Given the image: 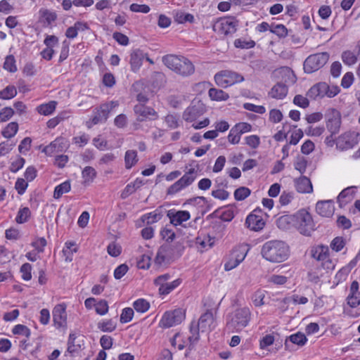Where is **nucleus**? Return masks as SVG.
Masks as SVG:
<instances>
[{
    "label": "nucleus",
    "instance_id": "obj_1",
    "mask_svg": "<svg viewBox=\"0 0 360 360\" xmlns=\"http://www.w3.org/2000/svg\"><path fill=\"white\" fill-rule=\"evenodd\" d=\"M261 254L267 261L273 263H280L288 258L290 250L285 242L273 240L266 242L262 245Z\"/></svg>",
    "mask_w": 360,
    "mask_h": 360
},
{
    "label": "nucleus",
    "instance_id": "obj_2",
    "mask_svg": "<svg viewBox=\"0 0 360 360\" xmlns=\"http://www.w3.org/2000/svg\"><path fill=\"white\" fill-rule=\"evenodd\" d=\"M162 60L167 68L182 77H188L195 72L193 63L184 56L167 54Z\"/></svg>",
    "mask_w": 360,
    "mask_h": 360
},
{
    "label": "nucleus",
    "instance_id": "obj_3",
    "mask_svg": "<svg viewBox=\"0 0 360 360\" xmlns=\"http://www.w3.org/2000/svg\"><path fill=\"white\" fill-rule=\"evenodd\" d=\"M200 172V166L196 160H191L185 167V173L167 190V194L174 195L186 187L191 186L197 179Z\"/></svg>",
    "mask_w": 360,
    "mask_h": 360
},
{
    "label": "nucleus",
    "instance_id": "obj_4",
    "mask_svg": "<svg viewBox=\"0 0 360 360\" xmlns=\"http://www.w3.org/2000/svg\"><path fill=\"white\" fill-rule=\"evenodd\" d=\"M252 311L248 307L237 308L226 319V328L231 333H238L247 327L252 319Z\"/></svg>",
    "mask_w": 360,
    "mask_h": 360
},
{
    "label": "nucleus",
    "instance_id": "obj_5",
    "mask_svg": "<svg viewBox=\"0 0 360 360\" xmlns=\"http://www.w3.org/2000/svg\"><path fill=\"white\" fill-rule=\"evenodd\" d=\"M118 105V102L115 101L101 104L98 108L94 110L91 118L86 123V127L91 128L98 123L105 122L110 111Z\"/></svg>",
    "mask_w": 360,
    "mask_h": 360
},
{
    "label": "nucleus",
    "instance_id": "obj_6",
    "mask_svg": "<svg viewBox=\"0 0 360 360\" xmlns=\"http://www.w3.org/2000/svg\"><path fill=\"white\" fill-rule=\"evenodd\" d=\"M330 54L321 52L309 55L304 61L303 69L305 73L311 74L322 68L328 61Z\"/></svg>",
    "mask_w": 360,
    "mask_h": 360
},
{
    "label": "nucleus",
    "instance_id": "obj_7",
    "mask_svg": "<svg viewBox=\"0 0 360 360\" xmlns=\"http://www.w3.org/2000/svg\"><path fill=\"white\" fill-rule=\"evenodd\" d=\"M293 225L300 233L306 236L310 235L315 226L311 214L305 210H301L294 214Z\"/></svg>",
    "mask_w": 360,
    "mask_h": 360
},
{
    "label": "nucleus",
    "instance_id": "obj_8",
    "mask_svg": "<svg viewBox=\"0 0 360 360\" xmlns=\"http://www.w3.org/2000/svg\"><path fill=\"white\" fill-rule=\"evenodd\" d=\"M360 140V134L355 131H347L336 139V148L340 151H345L356 146Z\"/></svg>",
    "mask_w": 360,
    "mask_h": 360
},
{
    "label": "nucleus",
    "instance_id": "obj_9",
    "mask_svg": "<svg viewBox=\"0 0 360 360\" xmlns=\"http://www.w3.org/2000/svg\"><path fill=\"white\" fill-rule=\"evenodd\" d=\"M243 80L244 77L241 75L229 70H221L214 75L217 85L222 88L242 82Z\"/></svg>",
    "mask_w": 360,
    "mask_h": 360
},
{
    "label": "nucleus",
    "instance_id": "obj_10",
    "mask_svg": "<svg viewBox=\"0 0 360 360\" xmlns=\"http://www.w3.org/2000/svg\"><path fill=\"white\" fill-rule=\"evenodd\" d=\"M185 319V312L182 309L178 308L165 312L159 322V326L162 328H169L182 322Z\"/></svg>",
    "mask_w": 360,
    "mask_h": 360
},
{
    "label": "nucleus",
    "instance_id": "obj_11",
    "mask_svg": "<svg viewBox=\"0 0 360 360\" xmlns=\"http://www.w3.org/2000/svg\"><path fill=\"white\" fill-rule=\"evenodd\" d=\"M238 21L232 17L217 20L213 25V30L219 35L227 36L236 32Z\"/></svg>",
    "mask_w": 360,
    "mask_h": 360
},
{
    "label": "nucleus",
    "instance_id": "obj_12",
    "mask_svg": "<svg viewBox=\"0 0 360 360\" xmlns=\"http://www.w3.org/2000/svg\"><path fill=\"white\" fill-rule=\"evenodd\" d=\"M326 128L328 131L335 135L339 133L342 124V115L339 110L329 108L326 113Z\"/></svg>",
    "mask_w": 360,
    "mask_h": 360
},
{
    "label": "nucleus",
    "instance_id": "obj_13",
    "mask_svg": "<svg viewBox=\"0 0 360 360\" xmlns=\"http://www.w3.org/2000/svg\"><path fill=\"white\" fill-rule=\"evenodd\" d=\"M311 255L315 259L322 262L323 268L328 270L334 269L335 265L329 258L328 248L327 246H316L311 250Z\"/></svg>",
    "mask_w": 360,
    "mask_h": 360
},
{
    "label": "nucleus",
    "instance_id": "obj_14",
    "mask_svg": "<svg viewBox=\"0 0 360 360\" xmlns=\"http://www.w3.org/2000/svg\"><path fill=\"white\" fill-rule=\"evenodd\" d=\"M68 140L62 136L57 137L54 141L45 146L42 150L46 155L51 156L55 153L63 152L68 148Z\"/></svg>",
    "mask_w": 360,
    "mask_h": 360
},
{
    "label": "nucleus",
    "instance_id": "obj_15",
    "mask_svg": "<svg viewBox=\"0 0 360 360\" xmlns=\"http://www.w3.org/2000/svg\"><path fill=\"white\" fill-rule=\"evenodd\" d=\"M58 38L55 35L47 34L45 36L44 44L46 46V48L40 53L43 59L49 61L53 58L55 54L54 47L58 46Z\"/></svg>",
    "mask_w": 360,
    "mask_h": 360
},
{
    "label": "nucleus",
    "instance_id": "obj_16",
    "mask_svg": "<svg viewBox=\"0 0 360 360\" xmlns=\"http://www.w3.org/2000/svg\"><path fill=\"white\" fill-rule=\"evenodd\" d=\"M134 110L138 117L137 120L140 122L146 120H155L159 117L158 112L153 108L141 103L136 105Z\"/></svg>",
    "mask_w": 360,
    "mask_h": 360
},
{
    "label": "nucleus",
    "instance_id": "obj_17",
    "mask_svg": "<svg viewBox=\"0 0 360 360\" xmlns=\"http://www.w3.org/2000/svg\"><path fill=\"white\" fill-rule=\"evenodd\" d=\"M174 250L172 245L164 244L158 250L155 262L159 265L169 262L174 257Z\"/></svg>",
    "mask_w": 360,
    "mask_h": 360
},
{
    "label": "nucleus",
    "instance_id": "obj_18",
    "mask_svg": "<svg viewBox=\"0 0 360 360\" xmlns=\"http://www.w3.org/2000/svg\"><path fill=\"white\" fill-rule=\"evenodd\" d=\"M53 320L56 328L65 326L67 322L66 304L61 303L56 304L53 309Z\"/></svg>",
    "mask_w": 360,
    "mask_h": 360
},
{
    "label": "nucleus",
    "instance_id": "obj_19",
    "mask_svg": "<svg viewBox=\"0 0 360 360\" xmlns=\"http://www.w3.org/2000/svg\"><path fill=\"white\" fill-rule=\"evenodd\" d=\"M68 347L65 354L68 353L71 356L79 353L84 345V340L79 338V335L75 333H70L68 340Z\"/></svg>",
    "mask_w": 360,
    "mask_h": 360
},
{
    "label": "nucleus",
    "instance_id": "obj_20",
    "mask_svg": "<svg viewBox=\"0 0 360 360\" xmlns=\"http://www.w3.org/2000/svg\"><path fill=\"white\" fill-rule=\"evenodd\" d=\"M346 300L347 304L352 308H356L360 304L359 284L356 281L351 283Z\"/></svg>",
    "mask_w": 360,
    "mask_h": 360
},
{
    "label": "nucleus",
    "instance_id": "obj_21",
    "mask_svg": "<svg viewBox=\"0 0 360 360\" xmlns=\"http://www.w3.org/2000/svg\"><path fill=\"white\" fill-rule=\"evenodd\" d=\"M256 212L250 213L245 219V225L247 228L254 231H261L264 225L265 221L261 215L257 214Z\"/></svg>",
    "mask_w": 360,
    "mask_h": 360
},
{
    "label": "nucleus",
    "instance_id": "obj_22",
    "mask_svg": "<svg viewBox=\"0 0 360 360\" xmlns=\"http://www.w3.org/2000/svg\"><path fill=\"white\" fill-rule=\"evenodd\" d=\"M198 326V330H201L202 332L210 331L214 329L216 325L212 313L207 311L203 314L199 319Z\"/></svg>",
    "mask_w": 360,
    "mask_h": 360
},
{
    "label": "nucleus",
    "instance_id": "obj_23",
    "mask_svg": "<svg viewBox=\"0 0 360 360\" xmlns=\"http://www.w3.org/2000/svg\"><path fill=\"white\" fill-rule=\"evenodd\" d=\"M316 210L317 213L325 217L333 216L335 207L332 200L319 201L316 205Z\"/></svg>",
    "mask_w": 360,
    "mask_h": 360
},
{
    "label": "nucleus",
    "instance_id": "obj_24",
    "mask_svg": "<svg viewBox=\"0 0 360 360\" xmlns=\"http://www.w3.org/2000/svg\"><path fill=\"white\" fill-rule=\"evenodd\" d=\"M296 191L300 193H311L313 192L312 184L309 178L301 176L294 180Z\"/></svg>",
    "mask_w": 360,
    "mask_h": 360
},
{
    "label": "nucleus",
    "instance_id": "obj_25",
    "mask_svg": "<svg viewBox=\"0 0 360 360\" xmlns=\"http://www.w3.org/2000/svg\"><path fill=\"white\" fill-rule=\"evenodd\" d=\"M167 216L170 219V222L174 226L181 225L183 222L190 219V213L186 210L169 211Z\"/></svg>",
    "mask_w": 360,
    "mask_h": 360
},
{
    "label": "nucleus",
    "instance_id": "obj_26",
    "mask_svg": "<svg viewBox=\"0 0 360 360\" xmlns=\"http://www.w3.org/2000/svg\"><path fill=\"white\" fill-rule=\"evenodd\" d=\"M145 58L144 53L140 49L134 50L130 55L129 63L131 70L136 72L142 65L143 60Z\"/></svg>",
    "mask_w": 360,
    "mask_h": 360
},
{
    "label": "nucleus",
    "instance_id": "obj_27",
    "mask_svg": "<svg viewBox=\"0 0 360 360\" xmlns=\"http://www.w3.org/2000/svg\"><path fill=\"white\" fill-rule=\"evenodd\" d=\"M326 88H328V84L326 82L317 83L309 89L307 96L312 99L323 98L326 96Z\"/></svg>",
    "mask_w": 360,
    "mask_h": 360
},
{
    "label": "nucleus",
    "instance_id": "obj_28",
    "mask_svg": "<svg viewBox=\"0 0 360 360\" xmlns=\"http://www.w3.org/2000/svg\"><path fill=\"white\" fill-rule=\"evenodd\" d=\"M39 14V22L46 27L51 25L57 19V15L54 11L46 8L40 9Z\"/></svg>",
    "mask_w": 360,
    "mask_h": 360
},
{
    "label": "nucleus",
    "instance_id": "obj_29",
    "mask_svg": "<svg viewBox=\"0 0 360 360\" xmlns=\"http://www.w3.org/2000/svg\"><path fill=\"white\" fill-rule=\"evenodd\" d=\"M355 187H347L342 190L338 196V202L340 207H344L353 200Z\"/></svg>",
    "mask_w": 360,
    "mask_h": 360
},
{
    "label": "nucleus",
    "instance_id": "obj_30",
    "mask_svg": "<svg viewBox=\"0 0 360 360\" xmlns=\"http://www.w3.org/2000/svg\"><path fill=\"white\" fill-rule=\"evenodd\" d=\"M202 111L195 105H190L183 113V119L187 122L195 121L201 115Z\"/></svg>",
    "mask_w": 360,
    "mask_h": 360
},
{
    "label": "nucleus",
    "instance_id": "obj_31",
    "mask_svg": "<svg viewBox=\"0 0 360 360\" xmlns=\"http://www.w3.org/2000/svg\"><path fill=\"white\" fill-rule=\"evenodd\" d=\"M249 250V245L246 243H243L234 248L231 252V255L233 256V258H236L239 262L241 263L245 259Z\"/></svg>",
    "mask_w": 360,
    "mask_h": 360
},
{
    "label": "nucleus",
    "instance_id": "obj_32",
    "mask_svg": "<svg viewBox=\"0 0 360 360\" xmlns=\"http://www.w3.org/2000/svg\"><path fill=\"white\" fill-rule=\"evenodd\" d=\"M287 94V86L281 83H278L276 85H274L269 92L270 96L276 99L284 98L286 96Z\"/></svg>",
    "mask_w": 360,
    "mask_h": 360
},
{
    "label": "nucleus",
    "instance_id": "obj_33",
    "mask_svg": "<svg viewBox=\"0 0 360 360\" xmlns=\"http://www.w3.org/2000/svg\"><path fill=\"white\" fill-rule=\"evenodd\" d=\"M97 172L96 169L91 167H85L82 172V177L83 179V184L89 185L91 184L96 179Z\"/></svg>",
    "mask_w": 360,
    "mask_h": 360
},
{
    "label": "nucleus",
    "instance_id": "obj_34",
    "mask_svg": "<svg viewBox=\"0 0 360 360\" xmlns=\"http://www.w3.org/2000/svg\"><path fill=\"white\" fill-rule=\"evenodd\" d=\"M98 328L102 332L111 333L117 328V322L113 319H103L97 324Z\"/></svg>",
    "mask_w": 360,
    "mask_h": 360
},
{
    "label": "nucleus",
    "instance_id": "obj_35",
    "mask_svg": "<svg viewBox=\"0 0 360 360\" xmlns=\"http://www.w3.org/2000/svg\"><path fill=\"white\" fill-rule=\"evenodd\" d=\"M211 100L215 101H225L229 98V95L221 89L211 88L208 91Z\"/></svg>",
    "mask_w": 360,
    "mask_h": 360
},
{
    "label": "nucleus",
    "instance_id": "obj_36",
    "mask_svg": "<svg viewBox=\"0 0 360 360\" xmlns=\"http://www.w3.org/2000/svg\"><path fill=\"white\" fill-rule=\"evenodd\" d=\"M57 102L52 101L37 106V112L42 115L48 116L51 115L56 110Z\"/></svg>",
    "mask_w": 360,
    "mask_h": 360
},
{
    "label": "nucleus",
    "instance_id": "obj_37",
    "mask_svg": "<svg viewBox=\"0 0 360 360\" xmlns=\"http://www.w3.org/2000/svg\"><path fill=\"white\" fill-rule=\"evenodd\" d=\"M215 242V238L209 235L201 233L196 238V244L199 245L203 249H207L212 247Z\"/></svg>",
    "mask_w": 360,
    "mask_h": 360
},
{
    "label": "nucleus",
    "instance_id": "obj_38",
    "mask_svg": "<svg viewBox=\"0 0 360 360\" xmlns=\"http://www.w3.org/2000/svg\"><path fill=\"white\" fill-rule=\"evenodd\" d=\"M70 190V182L69 181H65L55 187L53 198L55 199H59L63 194L68 193Z\"/></svg>",
    "mask_w": 360,
    "mask_h": 360
},
{
    "label": "nucleus",
    "instance_id": "obj_39",
    "mask_svg": "<svg viewBox=\"0 0 360 360\" xmlns=\"http://www.w3.org/2000/svg\"><path fill=\"white\" fill-rule=\"evenodd\" d=\"M181 283L180 279H176L172 282H167L162 288H158V292L160 295H167L172 290L176 288Z\"/></svg>",
    "mask_w": 360,
    "mask_h": 360
},
{
    "label": "nucleus",
    "instance_id": "obj_40",
    "mask_svg": "<svg viewBox=\"0 0 360 360\" xmlns=\"http://www.w3.org/2000/svg\"><path fill=\"white\" fill-rule=\"evenodd\" d=\"M162 217V214L158 210L143 214L141 220L143 224H152L158 221Z\"/></svg>",
    "mask_w": 360,
    "mask_h": 360
},
{
    "label": "nucleus",
    "instance_id": "obj_41",
    "mask_svg": "<svg viewBox=\"0 0 360 360\" xmlns=\"http://www.w3.org/2000/svg\"><path fill=\"white\" fill-rule=\"evenodd\" d=\"M138 162L137 153L134 150H129L125 153L124 162L127 169H131Z\"/></svg>",
    "mask_w": 360,
    "mask_h": 360
},
{
    "label": "nucleus",
    "instance_id": "obj_42",
    "mask_svg": "<svg viewBox=\"0 0 360 360\" xmlns=\"http://www.w3.org/2000/svg\"><path fill=\"white\" fill-rule=\"evenodd\" d=\"M77 252V248L74 242L67 241L65 243V248L63 250V253L66 257L65 261L71 262L72 260V255Z\"/></svg>",
    "mask_w": 360,
    "mask_h": 360
},
{
    "label": "nucleus",
    "instance_id": "obj_43",
    "mask_svg": "<svg viewBox=\"0 0 360 360\" xmlns=\"http://www.w3.org/2000/svg\"><path fill=\"white\" fill-rule=\"evenodd\" d=\"M18 124L15 122H12L8 124L6 127L2 130L1 134L4 138L11 139L18 132Z\"/></svg>",
    "mask_w": 360,
    "mask_h": 360
},
{
    "label": "nucleus",
    "instance_id": "obj_44",
    "mask_svg": "<svg viewBox=\"0 0 360 360\" xmlns=\"http://www.w3.org/2000/svg\"><path fill=\"white\" fill-rule=\"evenodd\" d=\"M31 216V212L29 207H25L19 209L16 217L15 221L18 224H24L27 222Z\"/></svg>",
    "mask_w": 360,
    "mask_h": 360
},
{
    "label": "nucleus",
    "instance_id": "obj_45",
    "mask_svg": "<svg viewBox=\"0 0 360 360\" xmlns=\"http://www.w3.org/2000/svg\"><path fill=\"white\" fill-rule=\"evenodd\" d=\"M174 20L176 22L183 24L187 22L192 23L194 22L195 18L193 15L191 13L179 11L175 13Z\"/></svg>",
    "mask_w": 360,
    "mask_h": 360
},
{
    "label": "nucleus",
    "instance_id": "obj_46",
    "mask_svg": "<svg viewBox=\"0 0 360 360\" xmlns=\"http://www.w3.org/2000/svg\"><path fill=\"white\" fill-rule=\"evenodd\" d=\"M133 307L139 313H145L150 308V303L143 298H139L134 302Z\"/></svg>",
    "mask_w": 360,
    "mask_h": 360
},
{
    "label": "nucleus",
    "instance_id": "obj_47",
    "mask_svg": "<svg viewBox=\"0 0 360 360\" xmlns=\"http://www.w3.org/2000/svg\"><path fill=\"white\" fill-rule=\"evenodd\" d=\"M12 333L14 335H19L25 337L28 339L31 335L30 329L25 325L18 324L12 329Z\"/></svg>",
    "mask_w": 360,
    "mask_h": 360
},
{
    "label": "nucleus",
    "instance_id": "obj_48",
    "mask_svg": "<svg viewBox=\"0 0 360 360\" xmlns=\"http://www.w3.org/2000/svg\"><path fill=\"white\" fill-rule=\"evenodd\" d=\"M342 60L347 65H353L357 61V56L351 51H344L342 54Z\"/></svg>",
    "mask_w": 360,
    "mask_h": 360
},
{
    "label": "nucleus",
    "instance_id": "obj_49",
    "mask_svg": "<svg viewBox=\"0 0 360 360\" xmlns=\"http://www.w3.org/2000/svg\"><path fill=\"white\" fill-rule=\"evenodd\" d=\"M288 340L293 344L299 346L304 345L307 341V338L305 335L300 332L290 335L288 337Z\"/></svg>",
    "mask_w": 360,
    "mask_h": 360
},
{
    "label": "nucleus",
    "instance_id": "obj_50",
    "mask_svg": "<svg viewBox=\"0 0 360 360\" xmlns=\"http://www.w3.org/2000/svg\"><path fill=\"white\" fill-rule=\"evenodd\" d=\"M17 95V90L14 86H8L0 91V98L8 100Z\"/></svg>",
    "mask_w": 360,
    "mask_h": 360
},
{
    "label": "nucleus",
    "instance_id": "obj_51",
    "mask_svg": "<svg viewBox=\"0 0 360 360\" xmlns=\"http://www.w3.org/2000/svg\"><path fill=\"white\" fill-rule=\"evenodd\" d=\"M287 281V277L282 275L273 274L267 278V283L269 285H281L285 284Z\"/></svg>",
    "mask_w": 360,
    "mask_h": 360
},
{
    "label": "nucleus",
    "instance_id": "obj_52",
    "mask_svg": "<svg viewBox=\"0 0 360 360\" xmlns=\"http://www.w3.org/2000/svg\"><path fill=\"white\" fill-rule=\"evenodd\" d=\"M294 215H283L277 220V225L280 229H286L289 228L290 223L293 224Z\"/></svg>",
    "mask_w": 360,
    "mask_h": 360
},
{
    "label": "nucleus",
    "instance_id": "obj_53",
    "mask_svg": "<svg viewBox=\"0 0 360 360\" xmlns=\"http://www.w3.org/2000/svg\"><path fill=\"white\" fill-rule=\"evenodd\" d=\"M275 338L273 334H267L262 337L259 340V348L261 349H267L268 347L274 344Z\"/></svg>",
    "mask_w": 360,
    "mask_h": 360
},
{
    "label": "nucleus",
    "instance_id": "obj_54",
    "mask_svg": "<svg viewBox=\"0 0 360 360\" xmlns=\"http://www.w3.org/2000/svg\"><path fill=\"white\" fill-rule=\"evenodd\" d=\"M4 68L10 72H15L17 71L15 60L13 56L10 55L6 57L4 63Z\"/></svg>",
    "mask_w": 360,
    "mask_h": 360
},
{
    "label": "nucleus",
    "instance_id": "obj_55",
    "mask_svg": "<svg viewBox=\"0 0 360 360\" xmlns=\"http://www.w3.org/2000/svg\"><path fill=\"white\" fill-rule=\"evenodd\" d=\"M294 167L300 174H304L307 169V160L304 157L298 156L295 161Z\"/></svg>",
    "mask_w": 360,
    "mask_h": 360
},
{
    "label": "nucleus",
    "instance_id": "obj_56",
    "mask_svg": "<svg viewBox=\"0 0 360 360\" xmlns=\"http://www.w3.org/2000/svg\"><path fill=\"white\" fill-rule=\"evenodd\" d=\"M245 143L252 149H256L260 145V138L257 135H250L244 138Z\"/></svg>",
    "mask_w": 360,
    "mask_h": 360
},
{
    "label": "nucleus",
    "instance_id": "obj_57",
    "mask_svg": "<svg viewBox=\"0 0 360 360\" xmlns=\"http://www.w3.org/2000/svg\"><path fill=\"white\" fill-rule=\"evenodd\" d=\"M264 297L265 291L262 290H258L252 295V300L255 307H261L264 304Z\"/></svg>",
    "mask_w": 360,
    "mask_h": 360
},
{
    "label": "nucleus",
    "instance_id": "obj_58",
    "mask_svg": "<svg viewBox=\"0 0 360 360\" xmlns=\"http://www.w3.org/2000/svg\"><path fill=\"white\" fill-rule=\"evenodd\" d=\"M165 122L170 129H176L179 126V118L176 115L169 114L165 117Z\"/></svg>",
    "mask_w": 360,
    "mask_h": 360
},
{
    "label": "nucleus",
    "instance_id": "obj_59",
    "mask_svg": "<svg viewBox=\"0 0 360 360\" xmlns=\"http://www.w3.org/2000/svg\"><path fill=\"white\" fill-rule=\"evenodd\" d=\"M46 240L41 237L37 238L33 240L31 245L34 248L38 253H42L44 251V248L46 246Z\"/></svg>",
    "mask_w": 360,
    "mask_h": 360
},
{
    "label": "nucleus",
    "instance_id": "obj_60",
    "mask_svg": "<svg viewBox=\"0 0 360 360\" xmlns=\"http://www.w3.org/2000/svg\"><path fill=\"white\" fill-rule=\"evenodd\" d=\"M251 193L250 190L247 187H240L234 192V197L237 200H243Z\"/></svg>",
    "mask_w": 360,
    "mask_h": 360
},
{
    "label": "nucleus",
    "instance_id": "obj_61",
    "mask_svg": "<svg viewBox=\"0 0 360 360\" xmlns=\"http://www.w3.org/2000/svg\"><path fill=\"white\" fill-rule=\"evenodd\" d=\"M234 46L238 49H251L255 46V42L251 39H237L234 41Z\"/></svg>",
    "mask_w": 360,
    "mask_h": 360
},
{
    "label": "nucleus",
    "instance_id": "obj_62",
    "mask_svg": "<svg viewBox=\"0 0 360 360\" xmlns=\"http://www.w3.org/2000/svg\"><path fill=\"white\" fill-rule=\"evenodd\" d=\"M108 309L109 307L106 300H101L96 303L95 310L98 314L103 316L108 312Z\"/></svg>",
    "mask_w": 360,
    "mask_h": 360
},
{
    "label": "nucleus",
    "instance_id": "obj_63",
    "mask_svg": "<svg viewBox=\"0 0 360 360\" xmlns=\"http://www.w3.org/2000/svg\"><path fill=\"white\" fill-rule=\"evenodd\" d=\"M270 32L276 34L280 38L285 37L288 35L287 28L281 24L271 26Z\"/></svg>",
    "mask_w": 360,
    "mask_h": 360
},
{
    "label": "nucleus",
    "instance_id": "obj_64",
    "mask_svg": "<svg viewBox=\"0 0 360 360\" xmlns=\"http://www.w3.org/2000/svg\"><path fill=\"white\" fill-rule=\"evenodd\" d=\"M134 316V310L130 307H126L122 309L120 315V322L126 323L131 321Z\"/></svg>",
    "mask_w": 360,
    "mask_h": 360
}]
</instances>
